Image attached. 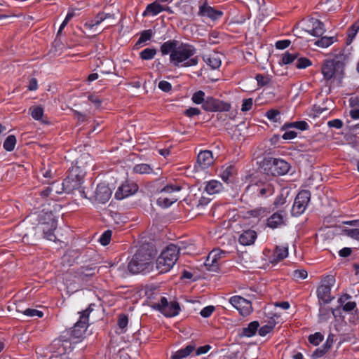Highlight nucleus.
I'll list each match as a JSON object with an SVG mask.
<instances>
[{
	"label": "nucleus",
	"mask_w": 359,
	"mask_h": 359,
	"mask_svg": "<svg viewBox=\"0 0 359 359\" xmlns=\"http://www.w3.org/2000/svg\"><path fill=\"white\" fill-rule=\"evenodd\" d=\"M253 105V100L252 98H247L243 100V103L241 105V111H250Z\"/></svg>",
	"instance_id": "obj_58"
},
{
	"label": "nucleus",
	"mask_w": 359,
	"mask_h": 359,
	"mask_svg": "<svg viewBox=\"0 0 359 359\" xmlns=\"http://www.w3.org/2000/svg\"><path fill=\"white\" fill-rule=\"evenodd\" d=\"M196 349V344L193 341L187 344L184 347L172 352L170 359H184L191 355Z\"/></svg>",
	"instance_id": "obj_23"
},
{
	"label": "nucleus",
	"mask_w": 359,
	"mask_h": 359,
	"mask_svg": "<svg viewBox=\"0 0 359 359\" xmlns=\"http://www.w3.org/2000/svg\"><path fill=\"white\" fill-rule=\"evenodd\" d=\"M337 41L336 36H322L314 42V45L326 48Z\"/></svg>",
	"instance_id": "obj_36"
},
{
	"label": "nucleus",
	"mask_w": 359,
	"mask_h": 359,
	"mask_svg": "<svg viewBox=\"0 0 359 359\" xmlns=\"http://www.w3.org/2000/svg\"><path fill=\"white\" fill-rule=\"evenodd\" d=\"M112 232L110 230L105 231L100 236L99 241L103 246L107 245L111 241Z\"/></svg>",
	"instance_id": "obj_53"
},
{
	"label": "nucleus",
	"mask_w": 359,
	"mask_h": 359,
	"mask_svg": "<svg viewBox=\"0 0 359 359\" xmlns=\"http://www.w3.org/2000/svg\"><path fill=\"white\" fill-rule=\"evenodd\" d=\"M306 30L311 35L320 37L325 32V25L320 20L311 18L306 23Z\"/></svg>",
	"instance_id": "obj_18"
},
{
	"label": "nucleus",
	"mask_w": 359,
	"mask_h": 359,
	"mask_svg": "<svg viewBox=\"0 0 359 359\" xmlns=\"http://www.w3.org/2000/svg\"><path fill=\"white\" fill-rule=\"evenodd\" d=\"M224 189L223 184L218 180H212L205 182V191L208 194H218Z\"/></svg>",
	"instance_id": "obj_29"
},
{
	"label": "nucleus",
	"mask_w": 359,
	"mask_h": 359,
	"mask_svg": "<svg viewBox=\"0 0 359 359\" xmlns=\"http://www.w3.org/2000/svg\"><path fill=\"white\" fill-rule=\"evenodd\" d=\"M359 31V18L351 25V27L348 30V40L349 43L352 41L354 37L356 36L357 33Z\"/></svg>",
	"instance_id": "obj_45"
},
{
	"label": "nucleus",
	"mask_w": 359,
	"mask_h": 359,
	"mask_svg": "<svg viewBox=\"0 0 359 359\" xmlns=\"http://www.w3.org/2000/svg\"><path fill=\"white\" fill-rule=\"evenodd\" d=\"M259 326L257 321H252L246 327H243L239 334L241 337H251L254 336Z\"/></svg>",
	"instance_id": "obj_31"
},
{
	"label": "nucleus",
	"mask_w": 359,
	"mask_h": 359,
	"mask_svg": "<svg viewBox=\"0 0 359 359\" xmlns=\"http://www.w3.org/2000/svg\"><path fill=\"white\" fill-rule=\"evenodd\" d=\"M152 308L160 311L165 317H175L181 310L179 303L169 300L166 297L160 296L157 302H153Z\"/></svg>",
	"instance_id": "obj_6"
},
{
	"label": "nucleus",
	"mask_w": 359,
	"mask_h": 359,
	"mask_svg": "<svg viewBox=\"0 0 359 359\" xmlns=\"http://www.w3.org/2000/svg\"><path fill=\"white\" fill-rule=\"evenodd\" d=\"M327 126L330 128L340 129L343 126V121L341 119L338 118L330 120L327 122Z\"/></svg>",
	"instance_id": "obj_62"
},
{
	"label": "nucleus",
	"mask_w": 359,
	"mask_h": 359,
	"mask_svg": "<svg viewBox=\"0 0 359 359\" xmlns=\"http://www.w3.org/2000/svg\"><path fill=\"white\" fill-rule=\"evenodd\" d=\"M290 41L288 39L280 40L276 41V48L279 50H283L290 45Z\"/></svg>",
	"instance_id": "obj_64"
},
{
	"label": "nucleus",
	"mask_w": 359,
	"mask_h": 359,
	"mask_svg": "<svg viewBox=\"0 0 359 359\" xmlns=\"http://www.w3.org/2000/svg\"><path fill=\"white\" fill-rule=\"evenodd\" d=\"M88 156L81 155L74 162L72 163V166L68 170V173L71 177H74L82 182H83L86 175L85 163Z\"/></svg>",
	"instance_id": "obj_15"
},
{
	"label": "nucleus",
	"mask_w": 359,
	"mask_h": 359,
	"mask_svg": "<svg viewBox=\"0 0 359 359\" xmlns=\"http://www.w3.org/2000/svg\"><path fill=\"white\" fill-rule=\"evenodd\" d=\"M255 79L257 82V85L259 87H263L269 84L271 81V77L269 75H264L262 74H258L255 76Z\"/></svg>",
	"instance_id": "obj_48"
},
{
	"label": "nucleus",
	"mask_w": 359,
	"mask_h": 359,
	"mask_svg": "<svg viewBox=\"0 0 359 359\" xmlns=\"http://www.w3.org/2000/svg\"><path fill=\"white\" fill-rule=\"evenodd\" d=\"M190 201L193 206H196L197 208H203L210 203V199L203 196L201 191H198V193L193 195Z\"/></svg>",
	"instance_id": "obj_30"
},
{
	"label": "nucleus",
	"mask_w": 359,
	"mask_h": 359,
	"mask_svg": "<svg viewBox=\"0 0 359 359\" xmlns=\"http://www.w3.org/2000/svg\"><path fill=\"white\" fill-rule=\"evenodd\" d=\"M288 256V247L279 245L276 246L269 260L271 264H276Z\"/></svg>",
	"instance_id": "obj_24"
},
{
	"label": "nucleus",
	"mask_w": 359,
	"mask_h": 359,
	"mask_svg": "<svg viewBox=\"0 0 359 359\" xmlns=\"http://www.w3.org/2000/svg\"><path fill=\"white\" fill-rule=\"evenodd\" d=\"M156 252L149 245L141 246L128 264V269L133 274L147 273L154 269Z\"/></svg>",
	"instance_id": "obj_3"
},
{
	"label": "nucleus",
	"mask_w": 359,
	"mask_h": 359,
	"mask_svg": "<svg viewBox=\"0 0 359 359\" xmlns=\"http://www.w3.org/2000/svg\"><path fill=\"white\" fill-rule=\"evenodd\" d=\"M23 313L28 317L41 318L43 316V313L41 311L35 309H27L23 311Z\"/></svg>",
	"instance_id": "obj_54"
},
{
	"label": "nucleus",
	"mask_w": 359,
	"mask_h": 359,
	"mask_svg": "<svg viewBox=\"0 0 359 359\" xmlns=\"http://www.w3.org/2000/svg\"><path fill=\"white\" fill-rule=\"evenodd\" d=\"M276 322L271 320L268 324L262 326L259 330V334L262 337L266 336L267 334L271 332L275 327Z\"/></svg>",
	"instance_id": "obj_43"
},
{
	"label": "nucleus",
	"mask_w": 359,
	"mask_h": 359,
	"mask_svg": "<svg viewBox=\"0 0 359 359\" xmlns=\"http://www.w3.org/2000/svg\"><path fill=\"white\" fill-rule=\"evenodd\" d=\"M266 116L273 122H280V114L277 109H270L266 111Z\"/></svg>",
	"instance_id": "obj_47"
},
{
	"label": "nucleus",
	"mask_w": 359,
	"mask_h": 359,
	"mask_svg": "<svg viewBox=\"0 0 359 359\" xmlns=\"http://www.w3.org/2000/svg\"><path fill=\"white\" fill-rule=\"evenodd\" d=\"M329 351L327 347L323 345L321 347L316 348L311 354L313 359H317L323 356Z\"/></svg>",
	"instance_id": "obj_56"
},
{
	"label": "nucleus",
	"mask_w": 359,
	"mask_h": 359,
	"mask_svg": "<svg viewBox=\"0 0 359 359\" xmlns=\"http://www.w3.org/2000/svg\"><path fill=\"white\" fill-rule=\"evenodd\" d=\"M154 34V32L151 29H146L141 32L140 36L136 43V46L140 45L147 41H149L152 36Z\"/></svg>",
	"instance_id": "obj_42"
},
{
	"label": "nucleus",
	"mask_w": 359,
	"mask_h": 359,
	"mask_svg": "<svg viewBox=\"0 0 359 359\" xmlns=\"http://www.w3.org/2000/svg\"><path fill=\"white\" fill-rule=\"evenodd\" d=\"M191 100L195 104H203V102L205 100V93L202 90L196 92L194 93Z\"/></svg>",
	"instance_id": "obj_52"
},
{
	"label": "nucleus",
	"mask_w": 359,
	"mask_h": 359,
	"mask_svg": "<svg viewBox=\"0 0 359 359\" xmlns=\"http://www.w3.org/2000/svg\"><path fill=\"white\" fill-rule=\"evenodd\" d=\"M312 65V62L306 57H299L296 62V67L297 69H305Z\"/></svg>",
	"instance_id": "obj_49"
},
{
	"label": "nucleus",
	"mask_w": 359,
	"mask_h": 359,
	"mask_svg": "<svg viewBox=\"0 0 359 359\" xmlns=\"http://www.w3.org/2000/svg\"><path fill=\"white\" fill-rule=\"evenodd\" d=\"M319 306L318 318L320 321H327L330 318L331 313L334 314L330 307L323 306L321 302H319Z\"/></svg>",
	"instance_id": "obj_35"
},
{
	"label": "nucleus",
	"mask_w": 359,
	"mask_h": 359,
	"mask_svg": "<svg viewBox=\"0 0 359 359\" xmlns=\"http://www.w3.org/2000/svg\"><path fill=\"white\" fill-rule=\"evenodd\" d=\"M180 248L175 244H170L156 259V269L160 273L168 272L178 259Z\"/></svg>",
	"instance_id": "obj_5"
},
{
	"label": "nucleus",
	"mask_w": 359,
	"mask_h": 359,
	"mask_svg": "<svg viewBox=\"0 0 359 359\" xmlns=\"http://www.w3.org/2000/svg\"><path fill=\"white\" fill-rule=\"evenodd\" d=\"M344 54L337 55L332 59L325 60L321 67L324 79L341 84L344 76Z\"/></svg>",
	"instance_id": "obj_4"
},
{
	"label": "nucleus",
	"mask_w": 359,
	"mask_h": 359,
	"mask_svg": "<svg viewBox=\"0 0 359 359\" xmlns=\"http://www.w3.org/2000/svg\"><path fill=\"white\" fill-rule=\"evenodd\" d=\"M158 87L160 90L166 93L170 91L172 89L171 83L167 81H161L158 83Z\"/></svg>",
	"instance_id": "obj_61"
},
{
	"label": "nucleus",
	"mask_w": 359,
	"mask_h": 359,
	"mask_svg": "<svg viewBox=\"0 0 359 359\" xmlns=\"http://www.w3.org/2000/svg\"><path fill=\"white\" fill-rule=\"evenodd\" d=\"M324 339V336L320 332H316L313 334L309 335L308 340L309 343L314 346H318Z\"/></svg>",
	"instance_id": "obj_46"
},
{
	"label": "nucleus",
	"mask_w": 359,
	"mask_h": 359,
	"mask_svg": "<svg viewBox=\"0 0 359 359\" xmlns=\"http://www.w3.org/2000/svg\"><path fill=\"white\" fill-rule=\"evenodd\" d=\"M92 304L79 312V319L70 329L65 330L60 337L54 341V346H57V353L60 355L69 354L74 348L75 344L81 342L89 325V315L93 311Z\"/></svg>",
	"instance_id": "obj_2"
},
{
	"label": "nucleus",
	"mask_w": 359,
	"mask_h": 359,
	"mask_svg": "<svg viewBox=\"0 0 359 359\" xmlns=\"http://www.w3.org/2000/svg\"><path fill=\"white\" fill-rule=\"evenodd\" d=\"M250 216L255 218H263L267 215L268 211L266 208L258 207L248 212Z\"/></svg>",
	"instance_id": "obj_40"
},
{
	"label": "nucleus",
	"mask_w": 359,
	"mask_h": 359,
	"mask_svg": "<svg viewBox=\"0 0 359 359\" xmlns=\"http://www.w3.org/2000/svg\"><path fill=\"white\" fill-rule=\"evenodd\" d=\"M163 55L170 54V62L175 67H191L198 64V56L196 47L189 43L179 42L176 40H168L161 46Z\"/></svg>",
	"instance_id": "obj_1"
},
{
	"label": "nucleus",
	"mask_w": 359,
	"mask_h": 359,
	"mask_svg": "<svg viewBox=\"0 0 359 359\" xmlns=\"http://www.w3.org/2000/svg\"><path fill=\"white\" fill-rule=\"evenodd\" d=\"M182 187L177 184H167L160 191V193L163 195L172 194L175 192H178L181 190Z\"/></svg>",
	"instance_id": "obj_41"
},
{
	"label": "nucleus",
	"mask_w": 359,
	"mask_h": 359,
	"mask_svg": "<svg viewBox=\"0 0 359 359\" xmlns=\"http://www.w3.org/2000/svg\"><path fill=\"white\" fill-rule=\"evenodd\" d=\"M229 254L228 252L220 249H215L212 250L208 255L204 264L209 271L217 272L219 270L220 259L226 257Z\"/></svg>",
	"instance_id": "obj_11"
},
{
	"label": "nucleus",
	"mask_w": 359,
	"mask_h": 359,
	"mask_svg": "<svg viewBox=\"0 0 359 359\" xmlns=\"http://www.w3.org/2000/svg\"><path fill=\"white\" fill-rule=\"evenodd\" d=\"M311 199V193L308 190H302L297 195L292 208V215L299 216L304 212Z\"/></svg>",
	"instance_id": "obj_9"
},
{
	"label": "nucleus",
	"mask_w": 359,
	"mask_h": 359,
	"mask_svg": "<svg viewBox=\"0 0 359 359\" xmlns=\"http://www.w3.org/2000/svg\"><path fill=\"white\" fill-rule=\"evenodd\" d=\"M266 226L271 229L282 228L287 225V213L284 210H278L273 213L266 219Z\"/></svg>",
	"instance_id": "obj_16"
},
{
	"label": "nucleus",
	"mask_w": 359,
	"mask_h": 359,
	"mask_svg": "<svg viewBox=\"0 0 359 359\" xmlns=\"http://www.w3.org/2000/svg\"><path fill=\"white\" fill-rule=\"evenodd\" d=\"M133 172L138 174H149L153 172V168L147 163H140L133 167Z\"/></svg>",
	"instance_id": "obj_39"
},
{
	"label": "nucleus",
	"mask_w": 359,
	"mask_h": 359,
	"mask_svg": "<svg viewBox=\"0 0 359 359\" xmlns=\"http://www.w3.org/2000/svg\"><path fill=\"white\" fill-rule=\"evenodd\" d=\"M32 117L34 120H40L43 116V109L40 106H34L29 109Z\"/></svg>",
	"instance_id": "obj_44"
},
{
	"label": "nucleus",
	"mask_w": 359,
	"mask_h": 359,
	"mask_svg": "<svg viewBox=\"0 0 359 359\" xmlns=\"http://www.w3.org/2000/svg\"><path fill=\"white\" fill-rule=\"evenodd\" d=\"M215 309L214 306H207L201 311L200 314L203 318H208L212 315Z\"/></svg>",
	"instance_id": "obj_60"
},
{
	"label": "nucleus",
	"mask_w": 359,
	"mask_h": 359,
	"mask_svg": "<svg viewBox=\"0 0 359 359\" xmlns=\"http://www.w3.org/2000/svg\"><path fill=\"white\" fill-rule=\"evenodd\" d=\"M214 163L212 152L210 150L201 151L197 156L196 163L201 170H205L211 166Z\"/></svg>",
	"instance_id": "obj_20"
},
{
	"label": "nucleus",
	"mask_w": 359,
	"mask_h": 359,
	"mask_svg": "<svg viewBox=\"0 0 359 359\" xmlns=\"http://www.w3.org/2000/svg\"><path fill=\"white\" fill-rule=\"evenodd\" d=\"M201 114V110L196 107H189L184 111V114L188 117H193Z\"/></svg>",
	"instance_id": "obj_63"
},
{
	"label": "nucleus",
	"mask_w": 359,
	"mask_h": 359,
	"mask_svg": "<svg viewBox=\"0 0 359 359\" xmlns=\"http://www.w3.org/2000/svg\"><path fill=\"white\" fill-rule=\"evenodd\" d=\"M157 50L155 48H147L140 53V57L142 60H152L156 55Z\"/></svg>",
	"instance_id": "obj_37"
},
{
	"label": "nucleus",
	"mask_w": 359,
	"mask_h": 359,
	"mask_svg": "<svg viewBox=\"0 0 359 359\" xmlns=\"http://www.w3.org/2000/svg\"><path fill=\"white\" fill-rule=\"evenodd\" d=\"M16 142L15 136L10 135L4 140L3 147L7 151H12L15 147Z\"/></svg>",
	"instance_id": "obj_38"
},
{
	"label": "nucleus",
	"mask_w": 359,
	"mask_h": 359,
	"mask_svg": "<svg viewBox=\"0 0 359 359\" xmlns=\"http://www.w3.org/2000/svg\"><path fill=\"white\" fill-rule=\"evenodd\" d=\"M267 165L272 175H284L288 172L290 168V164L283 159L271 158Z\"/></svg>",
	"instance_id": "obj_14"
},
{
	"label": "nucleus",
	"mask_w": 359,
	"mask_h": 359,
	"mask_svg": "<svg viewBox=\"0 0 359 359\" xmlns=\"http://www.w3.org/2000/svg\"><path fill=\"white\" fill-rule=\"evenodd\" d=\"M138 190V187L135 183L122 184L115 193V198L117 200L124 199L134 194Z\"/></svg>",
	"instance_id": "obj_19"
},
{
	"label": "nucleus",
	"mask_w": 359,
	"mask_h": 359,
	"mask_svg": "<svg viewBox=\"0 0 359 359\" xmlns=\"http://www.w3.org/2000/svg\"><path fill=\"white\" fill-rule=\"evenodd\" d=\"M57 226V221L52 212L46 214L44 219L41 218L36 229L41 231L43 237L49 241H55L56 237L54 231Z\"/></svg>",
	"instance_id": "obj_7"
},
{
	"label": "nucleus",
	"mask_w": 359,
	"mask_h": 359,
	"mask_svg": "<svg viewBox=\"0 0 359 359\" xmlns=\"http://www.w3.org/2000/svg\"><path fill=\"white\" fill-rule=\"evenodd\" d=\"M309 124L304 121H295L292 123H285L281 128V130H286L290 128H295L302 131L306 130L309 128Z\"/></svg>",
	"instance_id": "obj_34"
},
{
	"label": "nucleus",
	"mask_w": 359,
	"mask_h": 359,
	"mask_svg": "<svg viewBox=\"0 0 359 359\" xmlns=\"http://www.w3.org/2000/svg\"><path fill=\"white\" fill-rule=\"evenodd\" d=\"M256 193L259 197L265 198L271 196L274 193V189L271 184H264L262 186H257Z\"/></svg>",
	"instance_id": "obj_33"
},
{
	"label": "nucleus",
	"mask_w": 359,
	"mask_h": 359,
	"mask_svg": "<svg viewBox=\"0 0 359 359\" xmlns=\"http://www.w3.org/2000/svg\"><path fill=\"white\" fill-rule=\"evenodd\" d=\"M236 174V168L233 164L227 163L222 166L220 177L226 183L231 182V179Z\"/></svg>",
	"instance_id": "obj_25"
},
{
	"label": "nucleus",
	"mask_w": 359,
	"mask_h": 359,
	"mask_svg": "<svg viewBox=\"0 0 359 359\" xmlns=\"http://www.w3.org/2000/svg\"><path fill=\"white\" fill-rule=\"evenodd\" d=\"M308 276V273L304 269H297L292 273V278L295 280L305 279Z\"/></svg>",
	"instance_id": "obj_55"
},
{
	"label": "nucleus",
	"mask_w": 359,
	"mask_h": 359,
	"mask_svg": "<svg viewBox=\"0 0 359 359\" xmlns=\"http://www.w3.org/2000/svg\"><path fill=\"white\" fill-rule=\"evenodd\" d=\"M210 348H211V346L208 344L200 346L198 348H197L196 346V349L193 353L194 355H196V356L201 355L207 353L210 350Z\"/></svg>",
	"instance_id": "obj_57"
},
{
	"label": "nucleus",
	"mask_w": 359,
	"mask_h": 359,
	"mask_svg": "<svg viewBox=\"0 0 359 359\" xmlns=\"http://www.w3.org/2000/svg\"><path fill=\"white\" fill-rule=\"evenodd\" d=\"M344 233L348 237L359 241V228L345 229Z\"/></svg>",
	"instance_id": "obj_50"
},
{
	"label": "nucleus",
	"mask_w": 359,
	"mask_h": 359,
	"mask_svg": "<svg viewBox=\"0 0 359 359\" xmlns=\"http://www.w3.org/2000/svg\"><path fill=\"white\" fill-rule=\"evenodd\" d=\"M198 15L202 17H208L212 20H216L222 16L223 13L215 10L205 3L199 6Z\"/></svg>",
	"instance_id": "obj_21"
},
{
	"label": "nucleus",
	"mask_w": 359,
	"mask_h": 359,
	"mask_svg": "<svg viewBox=\"0 0 359 359\" xmlns=\"http://www.w3.org/2000/svg\"><path fill=\"white\" fill-rule=\"evenodd\" d=\"M177 201V198L175 196H161L157 199L156 204L162 208H168Z\"/></svg>",
	"instance_id": "obj_32"
},
{
	"label": "nucleus",
	"mask_w": 359,
	"mask_h": 359,
	"mask_svg": "<svg viewBox=\"0 0 359 359\" xmlns=\"http://www.w3.org/2000/svg\"><path fill=\"white\" fill-rule=\"evenodd\" d=\"M203 109L207 111H228L231 109V104L228 102L215 99L212 97H207L202 105Z\"/></svg>",
	"instance_id": "obj_13"
},
{
	"label": "nucleus",
	"mask_w": 359,
	"mask_h": 359,
	"mask_svg": "<svg viewBox=\"0 0 359 359\" xmlns=\"http://www.w3.org/2000/svg\"><path fill=\"white\" fill-rule=\"evenodd\" d=\"M203 61L212 69H217L222 65L220 57L216 54L204 55L202 56Z\"/></svg>",
	"instance_id": "obj_28"
},
{
	"label": "nucleus",
	"mask_w": 359,
	"mask_h": 359,
	"mask_svg": "<svg viewBox=\"0 0 359 359\" xmlns=\"http://www.w3.org/2000/svg\"><path fill=\"white\" fill-rule=\"evenodd\" d=\"M111 17V15L110 13L100 12L96 15V16L94 18L87 20L84 23V27L86 29H92L95 26L99 25L105 19L109 18Z\"/></svg>",
	"instance_id": "obj_26"
},
{
	"label": "nucleus",
	"mask_w": 359,
	"mask_h": 359,
	"mask_svg": "<svg viewBox=\"0 0 359 359\" xmlns=\"http://www.w3.org/2000/svg\"><path fill=\"white\" fill-rule=\"evenodd\" d=\"M111 194L112 191L107 184L100 183L97 185L93 198L98 203H105L110 199Z\"/></svg>",
	"instance_id": "obj_17"
},
{
	"label": "nucleus",
	"mask_w": 359,
	"mask_h": 359,
	"mask_svg": "<svg viewBox=\"0 0 359 359\" xmlns=\"http://www.w3.org/2000/svg\"><path fill=\"white\" fill-rule=\"evenodd\" d=\"M83 182L71 177L69 173L66 178L63 180L62 185V189L65 190L67 194H74L75 191H78L79 196L81 198H88V196L82 187Z\"/></svg>",
	"instance_id": "obj_10"
},
{
	"label": "nucleus",
	"mask_w": 359,
	"mask_h": 359,
	"mask_svg": "<svg viewBox=\"0 0 359 359\" xmlns=\"http://www.w3.org/2000/svg\"><path fill=\"white\" fill-rule=\"evenodd\" d=\"M335 283V278L332 275H327L323 278L320 285L317 289V297L319 302L330 303L334 297L331 296V289Z\"/></svg>",
	"instance_id": "obj_8"
},
{
	"label": "nucleus",
	"mask_w": 359,
	"mask_h": 359,
	"mask_svg": "<svg viewBox=\"0 0 359 359\" xmlns=\"http://www.w3.org/2000/svg\"><path fill=\"white\" fill-rule=\"evenodd\" d=\"M229 303L234 307L243 316L250 315L252 311V306L250 301L245 299L239 295H235L230 297Z\"/></svg>",
	"instance_id": "obj_12"
},
{
	"label": "nucleus",
	"mask_w": 359,
	"mask_h": 359,
	"mask_svg": "<svg viewBox=\"0 0 359 359\" xmlns=\"http://www.w3.org/2000/svg\"><path fill=\"white\" fill-rule=\"evenodd\" d=\"M162 11H168L170 13H172V11L169 7L160 5L155 1L147 6L145 10L142 13V16H155L161 13Z\"/></svg>",
	"instance_id": "obj_22"
},
{
	"label": "nucleus",
	"mask_w": 359,
	"mask_h": 359,
	"mask_svg": "<svg viewBox=\"0 0 359 359\" xmlns=\"http://www.w3.org/2000/svg\"><path fill=\"white\" fill-rule=\"evenodd\" d=\"M128 323V316L125 314H121L118 316V327L123 330L125 329Z\"/></svg>",
	"instance_id": "obj_59"
},
{
	"label": "nucleus",
	"mask_w": 359,
	"mask_h": 359,
	"mask_svg": "<svg viewBox=\"0 0 359 359\" xmlns=\"http://www.w3.org/2000/svg\"><path fill=\"white\" fill-rule=\"evenodd\" d=\"M257 238L255 231L248 229L243 231L239 236L238 241L243 245H250L254 243Z\"/></svg>",
	"instance_id": "obj_27"
},
{
	"label": "nucleus",
	"mask_w": 359,
	"mask_h": 359,
	"mask_svg": "<svg viewBox=\"0 0 359 359\" xmlns=\"http://www.w3.org/2000/svg\"><path fill=\"white\" fill-rule=\"evenodd\" d=\"M297 57V54L285 53L282 56V62L284 65H289L293 62Z\"/></svg>",
	"instance_id": "obj_51"
}]
</instances>
